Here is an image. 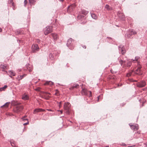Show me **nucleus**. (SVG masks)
<instances>
[{
	"label": "nucleus",
	"instance_id": "f257e3e1",
	"mask_svg": "<svg viewBox=\"0 0 147 147\" xmlns=\"http://www.w3.org/2000/svg\"><path fill=\"white\" fill-rule=\"evenodd\" d=\"M136 33V32L134 30H129L125 35V37L128 39L130 38L131 36L132 35L135 34Z\"/></svg>",
	"mask_w": 147,
	"mask_h": 147
},
{
	"label": "nucleus",
	"instance_id": "f03ea898",
	"mask_svg": "<svg viewBox=\"0 0 147 147\" xmlns=\"http://www.w3.org/2000/svg\"><path fill=\"white\" fill-rule=\"evenodd\" d=\"M70 105L69 103L68 102H65L64 105V109L66 111V113L67 114H69V108Z\"/></svg>",
	"mask_w": 147,
	"mask_h": 147
},
{
	"label": "nucleus",
	"instance_id": "7ed1b4c3",
	"mask_svg": "<svg viewBox=\"0 0 147 147\" xmlns=\"http://www.w3.org/2000/svg\"><path fill=\"white\" fill-rule=\"evenodd\" d=\"M81 92L82 95H87L89 97L91 96L92 95L91 91H88L85 89H82Z\"/></svg>",
	"mask_w": 147,
	"mask_h": 147
},
{
	"label": "nucleus",
	"instance_id": "20e7f679",
	"mask_svg": "<svg viewBox=\"0 0 147 147\" xmlns=\"http://www.w3.org/2000/svg\"><path fill=\"white\" fill-rule=\"evenodd\" d=\"M52 27L47 26L45 28L44 30V32L45 35H46L52 32Z\"/></svg>",
	"mask_w": 147,
	"mask_h": 147
},
{
	"label": "nucleus",
	"instance_id": "39448f33",
	"mask_svg": "<svg viewBox=\"0 0 147 147\" xmlns=\"http://www.w3.org/2000/svg\"><path fill=\"white\" fill-rule=\"evenodd\" d=\"M146 85V82L144 80H142L136 84L137 87L139 88H142L144 87Z\"/></svg>",
	"mask_w": 147,
	"mask_h": 147
},
{
	"label": "nucleus",
	"instance_id": "423d86ee",
	"mask_svg": "<svg viewBox=\"0 0 147 147\" xmlns=\"http://www.w3.org/2000/svg\"><path fill=\"white\" fill-rule=\"evenodd\" d=\"M23 107L22 105H17L14 109V111L16 113H18L21 111L23 109Z\"/></svg>",
	"mask_w": 147,
	"mask_h": 147
},
{
	"label": "nucleus",
	"instance_id": "0eeeda50",
	"mask_svg": "<svg viewBox=\"0 0 147 147\" xmlns=\"http://www.w3.org/2000/svg\"><path fill=\"white\" fill-rule=\"evenodd\" d=\"M32 49L33 53H36L39 51V48L37 45L34 44L32 45Z\"/></svg>",
	"mask_w": 147,
	"mask_h": 147
},
{
	"label": "nucleus",
	"instance_id": "6e6552de",
	"mask_svg": "<svg viewBox=\"0 0 147 147\" xmlns=\"http://www.w3.org/2000/svg\"><path fill=\"white\" fill-rule=\"evenodd\" d=\"M140 57L139 56L136 57H135V59H132L129 61V63H128L129 64H132V63H137L139 64V61L138 60L140 59Z\"/></svg>",
	"mask_w": 147,
	"mask_h": 147
},
{
	"label": "nucleus",
	"instance_id": "1a4fd4ad",
	"mask_svg": "<svg viewBox=\"0 0 147 147\" xmlns=\"http://www.w3.org/2000/svg\"><path fill=\"white\" fill-rule=\"evenodd\" d=\"M141 67L140 66L138 67L137 69L136 70L135 73L139 75H141L142 74V71L141 69Z\"/></svg>",
	"mask_w": 147,
	"mask_h": 147
},
{
	"label": "nucleus",
	"instance_id": "9d476101",
	"mask_svg": "<svg viewBox=\"0 0 147 147\" xmlns=\"http://www.w3.org/2000/svg\"><path fill=\"white\" fill-rule=\"evenodd\" d=\"M75 7V5L74 4H72L71 5H70L69 6H68L67 8V11L69 12H70L72 11L74 9Z\"/></svg>",
	"mask_w": 147,
	"mask_h": 147
},
{
	"label": "nucleus",
	"instance_id": "9b49d317",
	"mask_svg": "<svg viewBox=\"0 0 147 147\" xmlns=\"http://www.w3.org/2000/svg\"><path fill=\"white\" fill-rule=\"evenodd\" d=\"M45 110L42 109L37 108L34 110L33 113L34 114H37L38 112H43Z\"/></svg>",
	"mask_w": 147,
	"mask_h": 147
},
{
	"label": "nucleus",
	"instance_id": "f8f14e48",
	"mask_svg": "<svg viewBox=\"0 0 147 147\" xmlns=\"http://www.w3.org/2000/svg\"><path fill=\"white\" fill-rule=\"evenodd\" d=\"M129 125L130 126L131 129L133 130H137L138 129V125L137 124L135 125H131V124H129Z\"/></svg>",
	"mask_w": 147,
	"mask_h": 147
},
{
	"label": "nucleus",
	"instance_id": "ddd939ff",
	"mask_svg": "<svg viewBox=\"0 0 147 147\" xmlns=\"http://www.w3.org/2000/svg\"><path fill=\"white\" fill-rule=\"evenodd\" d=\"M119 50L121 51V53L122 54H124L126 52L125 50L121 45L119 46Z\"/></svg>",
	"mask_w": 147,
	"mask_h": 147
},
{
	"label": "nucleus",
	"instance_id": "4468645a",
	"mask_svg": "<svg viewBox=\"0 0 147 147\" xmlns=\"http://www.w3.org/2000/svg\"><path fill=\"white\" fill-rule=\"evenodd\" d=\"M22 100H28L29 99V96L28 95L24 94L22 95Z\"/></svg>",
	"mask_w": 147,
	"mask_h": 147
},
{
	"label": "nucleus",
	"instance_id": "2eb2a0df",
	"mask_svg": "<svg viewBox=\"0 0 147 147\" xmlns=\"http://www.w3.org/2000/svg\"><path fill=\"white\" fill-rule=\"evenodd\" d=\"M72 39L71 38H70L67 40L66 45L67 46L69 47V46H71L72 45L71 43L72 42Z\"/></svg>",
	"mask_w": 147,
	"mask_h": 147
},
{
	"label": "nucleus",
	"instance_id": "dca6fc26",
	"mask_svg": "<svg viewBox=\"0 0 147 147\" xmlns=\"http://www.w3.org/2000/svg\"><path fill=\"white\" fill-rule=\"evenodd\" d=\"M26 76V74H24L22 75L19 76L17 77L16 79L19 81L22 80L24 77H25Z\"/></svg>",
	"mask_w": 147,
	"mask_h": 147
},
{
	"label": "nucleus",
	"instance_id": "f3484780",
	"mask_svg": "<svg viewBox=\"0 0 147 147\" xmlns=\"http://www.w3.org/2000/svg\"><path fill=\"white\" fill-rule=\"evenodd\" d=\"M8 3L9 4L11 5L13 7V9L14 10H15V5L13 0H9L8 1Z\"/></svg>",
	"mask_w": 147,
	"mask_h": 147
},
{
	"label": "nucleus",
	"instance_id": "a211bd4d",
	"mask_svg": "<svg viewBox=\"0 0 147 147\" xmlns=\"http://www.w3.org/2000/svg\"><path fill=\"white\" fill-rule=\"evenodd\" d=\"M9 74L11 75L10 76V77L11 78H12V76H15L16 75V74L15 73L14 71L13 70H10L9 71Z\"/></svg>",
	"mask_w": 147,
	"mask_h": 147
},
{
	"label": "nucleus",
	"instance_id": "6ab92c4d",
	"mask_svg": "<svg viewBox=\"0 0 147 147\" xmlns=\"http://www.w3.org/2000/svg\"><path fill=\"white\" fill-rule=\"evenodd\" d=\"M120 20L122 21H124L125 20V16L122 13L119 16Z\"/></svg>",
	"mask_w": 147,
	"mask_h": 147
},
{
	"label": "nucleus",
	"instance_id": "aec40b11",
	"mask_svg": "<svg viewBox=\"0 0 147 147\" xmlns=\"http://www.w3.org/2000/svg\"><path fill=\"white\" fill-rule=\"evenodd\" d=\"M51 36L53 37L54 40H57L58 38V36L57 34L55 33L52 34H51Z\"/></svg>",
	"mask_w": 147,
	"mask_h": 147
},
{
	"label": "nucleus",
	"instance_id": "412c9836",
	"mask_svg": "<svg viewBox=\"0 0 147 147\" xmlns=\"http://www.w3.org/2000/svg\"><path fill=\"white\" fill-rule=\"evenodd\" d=\"M10 103V102H7L5 104L3 105L2 106H1V107H4L5 108H7L8 107Z\"/></svg>",
	"mask_w": 147,
	"mask_h": 147
},
{
	"label": "nucleus",
	"instance_id": "4be33fe9",
	"mask_svg": "<svg viewBox=\"0 0 147 147\" xmlns=\"http://www.w3.org/2000/svg\"><path fill=\"white\" fill-rule=\"evenodd\" d=\"M105 8L108 11H110L112 10V8L108 5L107 4L105 6Z\"/></svg>",
	"mask_w": 147,
	"mask_h": 147
},
{
	"label": "nucleus",
	"instance_id": "5701e85b",
	"mask_svg": "<svg viewBox=\"0 0 147 147\" xmlns=\"http://www.w3.org/2000/svg\"><path fill=\"white\" fill-rule=\"evenodd\" d=\"M91 15L92 17L94 19H96L97 18V16L94 13H91Z\"/></svg>",
	"mask_w": 147,
	"mask_h": 147
},
{
	"label": "nucleus",
	"instance_id": "b1692460",
	"mask_svg": "<svg viewBox=\"0 0 147 147\" xmlns=\"http://www.w3.org/2000/svg\"><path fill=\"white\" fill-rule=\"evenodd\" d=\"M49 83H51V85H53V83L51 81H47L44 84V85H50Z\"/></svg>",
	"mask_w": 147,
	"mask_h": 147
},
{
	"label": "nucleus",
	"instance_id": "393cba45",
	"mask_svg": "<svg viewBox=\"0 0 147 147\" xmlns=\"http://www.w3.org/2000/svg\"><path fill=\"white\" fill-rule=\"evenodd\" d=\"M49 57L50 59H51V60H53L54 59V55L51 53H50V54L49 55Z\"/></svg>",
	"mask_w": 147,
	"mask_h": 147
},
{
	"label": "nucleus",
	"instance_id": "a878e982",
	"mask_svg": "<svg viewBox=\"0 0 147 147\" xmlns=\"http://www.w3.org/2000/svg\"><path fill=\"white\" fill-rule=\"evenodd\" d=\"M82 13L84 15H86L88 13V11H87L85 10H82Z\"/></svg>",
	"mask_w": 147,
	"mask_h": 147
},
{
	"label": "nucleus",
	"instance_id": "bb28decb",
	"mask_svg": "<svg viewBox=\"0 0 147 147\" xmlns=\"http://www.w3.org/2000/svg\"><path fill=\"white\" fill-rule=\"evenodd\" d=\"M29 3L32 4H34L36 2L35 0H29Z\"/></svg>",
	"mask_w": 147,
	"mask_h": 147
},
{
	"label": "nucleus",
	"instance_id": "cd10ccee",
	"mask_svg": "<svg viewBox=\"0 0 147 147\" xmlns=\"http://www.w3.org/2000/svg\"><path fill=\"white\" fill-rule=\"evenodd\" d=\"M132 74V73L131 72L128 73L126 75V76L127 77H129L131 76Z\"/></svg>",
	"mask_w": 147,
	"mask_h": 147
},
{
	"label": "nucleus",
	"instance_id": "c85d7f7f",
	"mask_svg": "<svg viewBox=\"0 0 147 147\" xmlns=\"http://www.w3.org/2000/svg\"><path fill=\"white\" fill-rule=\"evenodd\" d=\"M10 144H11V146H12L15 147V143L14 142H10Z\"/></svg>",
	"mask_w": 147,
	"mask_h": 147
},
{
	"label": "nucleus",
	"instance_id": "c756f323",
	"mask_svg": "<svg viewBox=\"0 0 147 147\" xmlns=\"http://www.w3.org/2000/svg\"><path fill=\"white\" fill-rule=\"evenodd\" d=\"M6 65H1L0 67L2 68L3 69H5L6 67V66H5Z\"/></svg>",
	"mask_w": 147,
	"mask_h": 147
},
{
	"label": "nucleus",
	"instance_id": "7c9ffc66",
	"mask_svg": "<svg viewBox=\"0 0 147 147\" xmlns=\"http://www.w3.org/2000/svg\"><path fill=\"white\" fill-rule=\"evenodd\" d=\"M27 3V0H24V6H26V5Z\"/></svg>",
	"mask_w": 147,
	"mask_h": 147
},
{
	"label": "nucleus",
	"instance_id": "2f4dec72",
	"mask_svg": "<svg viewBox=\"0 0 147 147\" xmlns=\"http://www.w3.org/2000/svg\"><path fill=\"white\" fill-rule=\"evenodd\" d=\"M75 88V87L74 86V85L73 86H72L71 87L69 88V89L70 90H72L73 89Z\"/></svg>",
	"mask_w": 147,
	"mask_h": 147
},
{
	"label": "nucleus",
	"instance_id": "473e14b6",
	"mask_svg": "<svg viewBox=\"0 0 147 147\" xmlns=\"http://www.w3.org/2000/svg\"><path fill=\"white\" fill-rule=\"evenodd\" d=\"M26 116H24V117H23L22 118V119L23 120H28L27 119H24V118L26 117Z\"/></svg>",
	"mask_w": 147,
	"mask_h": 147
},
{
	"label": "nucleus",
	"instance_id": "72a5a7b5",
	"mask_svg": "<svg viewBox=\"0 0 147 147\" xmlns=\"http://www.w3.org/2000/svg\"><path fill=\"white\" fill-rule=\"evenodd\" d=\"M7 85H5L3 87H2L3 90H4L7 88Z\"/></svg>",
	"mask_w": 147,
	"mask_h": 147
},
{
	"label": "nucleus",
	"instance_id": "f704fd0d",
	"mask_svg": "<svg viewBox=\"0 0 147 147\" xmlns=\"http://www.w3.org/2000/svg\"><path fill=\"white\" fill-rule=\"evenodd\" d=\"M36 42L37 43H39L40 42V40H39V39H37L36 40Z\"/></svg>",
	"mask_w": 147,
	"mask_h": 147
},
{
	"label": "nucleus",
	"instance_id": "c9c22d12",
	"mask_svg": "<svg viewBox=\"0 0 147 147\" xmlns=\"http://www.w3.org/2000/svg\"><path fill=\"white\" fill-rule=\"evenodd\" d=\"M74 85L76 88H77L79 86L77 84H74Z\"/></svg>",
	"mask_w": 147,
	"mask_h": 147
},
{
	"label": "nucleus",
	"instance_id": "e433bc0d",
	"mask_svg": "<svg viewBox=\"0 0 147 147\" xmlns=\"http://www.w3.org/2000/svg\"><path fill=\"white\" fill-rule=\"evenodd\" d=\"M120 63L121 64L122 63H124V61H122L121 60V61H120Z\"/></svg>",
	"mask_w": 147,
	"mask_h": 147
},
{
	"label": "nucleus",
	"instance_id": "4c0bfd02",
	"mask_svg": "<svg viewBox=\"0 0 147 147\" xmlns=\"http://www.w3.org/2000/svg\"><path fill=\"white\" fill-rule=\"evenodd\" d=\"M29 123V122L28 121L26 123H24L23 125H26L28 124Z\"/></svg>",
	"mask_w": 147,
	"mask_h": 147
},
{
	"label": "nucleus",
	"instance_id": "58836bf2",
	"mask_svg": "<svg viewBox=\"0 0 147 147\" xmlns=\"http://www.w3.org/2000/svg\"><path fill=\"white\" fill-rule=\"evenodd\" d=\"M3 90L2 87L0 88V91H1Z\"/></svg>",
	"mask_w": 147,
	"mask_h": 147
},
{
	"label": "nucleus",
	"instance_id": "ea45409f",
	"mask_svg": "<svg viewBox=\"0 0 147 147\" xmlns=\"http://www.w3.org/2000/svg\"><path fill=\"white\" fill-rule=\"evenodd\" d=\"M58 111H59L61 114L62 113L63 111L62 110H58Z\"/></svg>",
	"mask_w": 147,
	"mask_h": 147
},
{
	"label": "nucleus",
	"instance_id": "a19ab883",
	"mask_svg": "<svg viewBox=\"0 0 147 147\" xmlns=\"http://www.w3.org/2000/svg\"><path fill=\"white\" fill-rule=\"evenodd\" d=\"M61 102H59V107H60V104H61Z\"/></svg>",
	"mask_w": 147,
	"mask_h": 147
},
{
	"label": "nucleus",
	"instance_id": "79ce46f5",
	"mask_svg": "<svg viewBox=\"0 0 147 147\" xmlns=\"http://www.w3.org/2000/svg\"><path fill=\"white\" fill-rule=\"evenodd\" d=\"M100 97V96H98V100H99V97Z\"/></svg>",
	"mask_w": 147,
	"mask_h": 147
},
{
	"label": "nucleus",
	"instance_id": "37998d69",
	"mask_svg": "<svg viewBox=\"0 0 147 147\" xmlns=\"http://www.w3.org/2000/svg\"><path fill=\"white\" fill-rule=\"evenodd\" d=\"M83 48H84V49H86V46H84V47L83 46Z\"/></svg>",
	"mask_w": 147,
	"mask_h": 147
},
{
	"label": "nucleus",
	"instance_id": "c03bdc74",
	"mask_svg": "<svg viewBox=\"0 0 147 147\" xmlns=\"http://www.w3.org/2000/svg\"><path fill=\"white\" fill-rule=\"evenodd\" d=\"M2 31V29L1 28H0V32H1Z\"/></svg>",
	"mask_w": 147,
	"mask_h": 147
},
{
	"label": "nucleus",
	"instance_id": "a18cd8bd",
	"mask_svg": "<svg viewBox=\"0 0 147 147\" xmlns=\"http://www.w3.org/2000/svg\"><path fill=\"white\" fill-rule=\"evenodd\" d=\"M44 93H45V94H50V93H48V92H44Z\"/></svg>",
	"mask_w": 147,
	"mask_h": 147
},
{
	"label": "nucleus",
	"instance_id": "49530a36",
	"mask_svg": "<svg viewBox=\"0 0 147 147\" xmlns=\"http://www.w3.org/2000/svg\"><path fill=\"white\" fill-rule=\"evenodd\" d=\"M122 84H120V85L119 84L118 85L119 86H122Z\"/></svg>",
	"mask_w": 147,
	"mask_h": 147
},
{
	"label": "nucleus",
	"instance_id": "de8ad7c7",
	"mask_svg": "<svg viewBox=\"0 0 147 147\" xmlns=\"http://www.w3.org/2000/svg\"><path fill=\"white\" fill-rule=\"evenodd\" d=\"M59 1H63V0H59Z\"/></svg>",
	"mask_w": 147,
	"mask_h": 147
},
{
	"label": "nucleus",
	"instance_id": "09e8293b",
	"mask_svg": "<svg viewBox=\"0 0 147 147\" xmlns=\"http://www.w3.org/2000/svg\"><path fill=\"white\" fill-rule=\"evenodd\" d=\"M48 97H49V96H48ZM48 98H45L46 99H48Z\"/></svg>",
	"mask_w": 147,
	"mask_h": 147
},
{
	"label": "nucleus",
	"instance_id": "8fccbe9b",
	"mask_svg": "<svg viewBox=\"0 0 147 147\" xmlns=\"http://www.w3.org/2000/svg\"><path fill=\"white\" fill-rule=\"evenodd\" d=\"M49 84H50V85L51 86V85H51V83H49Z\"/></svg>",
	"mask_w": 147,
	"mask_h": 147
},
{
	"label": "nucleus",
	"instance_id": "3c124183",
	"mask_svg": "<svg viewBox=\"0 0 147 147\" xmlns=\"http://www.w3.org/2000/svg\"><path fill=\"white\" fill-rule=\"evenodd\" d=\"M134 81L136 82L137 81V80H134Z\"/></svg>",
	"mask_w": 147,
	"mask_h": 147
},
{
	"label": "nucleus",
	"instance_id": "603ef678",
	"mask_svg": "<svg viewBox=\"0 0 147 147\" xmlns=\"http://www.w3.org/2000/svg\"><path fill=\"white\" fill-rule=\"evenodd\" d=\"M21 71V69H20V70H19V71Z\"/></svg>",
	"mask_w": 147,
	"mask_h": 147
},
{
	"label": "nucleus",
	"instance_id": "864d4df0",
	"mask_svg": "<svg viewBox=\"0 0 147 147\" xmlns=\"http://www.w3.org/2000/svg\"><path fill=\"white\" fill-rule=\"evenodd\" d=\"M146 89H147V87H146Z\"/></svg>",
	"mask_w": 147,
	"mask_h": 147
},
{
	"label": "nucleus",
	"instance_id": "5fc2aeb1",
	"mask_svg": "<svg viewBox=\"0 0 147 147\" xmlns=\"http://www.w3.org/2000/svg\"><path fill=\"white\" fill-rule=\"evenodd\" d=\"M129 65V67H130V65Z\"/></svg>",
	"mask_w": 147,
	"mask_h": 147
},
{
	"label": "nucleus",
	"instance_id": "6e6d98bb",
	"mask_svg": "<svg viewBox=\"0 0 147 147\" xmlns=\"http://www.w3.org/2000/svg\"><path fill=\"white\" fill-rule=\"evenodd\" d=\"M108 146H106V147H108Z\"/></svg>",
	"mask_w": 147,
	"mask_h": 147
},
{
	"label": "nucleus",
	"instance_id": "4d7b16f0",
	"mask_svg": "<svg viewBox=\"0 0 147 147\" xmlns=\"http://www.w3.org/2000/svg\"><path fill=\"white\" fill-rule=\"evenodd\" d=\"M77 147H79V146H77Z\"/></svg>",
	"mask_w": 147,
	"mask_h": 147
}]
</instances>
